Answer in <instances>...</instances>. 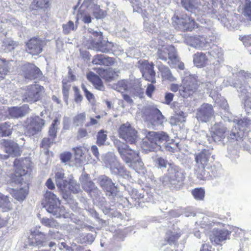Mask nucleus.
<instances>
[{
  "label": "nucleus",
  "instance_id": "nucleus-7",
  "mask_svg": "<svg viewBox=\"0 0 251 251\" xmlns=\"http://www.w3.org/2000/svg\"><path fill=\"white\" fill-rule=\"evenodd\" d=\"M44 198L46 201L45 207L48 212L52 214L56 218H66L68 217L64 208L59 206L60 201L53 193L47 191Z\"/></svg>",
  "mask_w": 251,
  "mask_h": 251
},
{
  "label": "nucleus",
  "instance_id": "nucleus-42",
  "mask_svg": "<svg viewBox=\"0 0 251 251\" xmlns=\"http://www.w3.org/2000/svg\"><path fill=\"white\" fill-rule=\"evenodd\" d=\"M59 125L60 122L57 118L53 121L49 130V135L52 139H54L56 136V133Z\"/></svg>",
  "mask_w": 251,
  "mask_h": 251
},
{
  "label": "nucleus",
  "instance_id": "nucleus-16",
  "mask_svg": "<svg viewBox=\"0 0 251 251\" xmlns=\"http://www.w3.org/2000/svg\"><path fill=\"white\" fill-rule=\"evenodd\" d=\"M99 180L100 185L105 191L106 196L110 200L114 199L116 195L117 189L111 179L106 176H101L99 177Z\"/></svg>",
  "mask_w": 251,
  "mask_h": 251
},
{
  "label": "nucleus",
  "instance_id": "nucleus-22",
  "mask_svg": "<svg viewBox=\"0 0 251 251\" xmlns=\"http://www.w3.org/2000/svg\"><path fill=\"white\" fill-rule=\"evenodd\" d=\"M5 152L8 155L0 154V159H6L9 155L18 156L21 154L20 148L16 143L11 141H5L4 142Z\"/></svg>",
  "mask_w": 251,
  "mask_h": 251
},
{
  "label": "nucleus",
  "instance_id": "nucleus-33",
  "mask_svg": "<svg viewBox=\"0 0 251 251\" xmlns=\"http://www.w3.org/2000/svg\"><path fill=\"white\" fill-rule=\"evenodd\" d=\"M193 61L197 67H202L207 63V58L204 53L197 52L194 55Z\"/></svg>",
  "mask_w": 251,
  "mask_h": 251
},
{
  "label": "nucleus",
  "instance_id": "nucleus-9",
  "mask_svg": "<svg viewBox=\"0 0 251 251\" xmlns=\"http://www.w3.org/2000/svg\"><path fill=\"white\" fill-rule=\"evenodd\" d=\"M233 123L236 125L234 128H232L228 138L237 140L238 138H242L245 131L250 130L251 128V121L248 119H243L240 120H235Z\"/></svg>",
  "mask_w": 251,
  "mask_h": 251
},
{
  "label": "nucleus",
  "instance_id": "nucleus-40",
  "mask_svg": "<svg viewBox=\"0 0 251 251\" xmlns=\"http://www.w3.org/2000/svg\"><path fill=\"white\" fill-rule=\"evenodd\" d=\"M75 151L76 161L78 163H81L83 159V155L88 151L87 149L84 147L80 146L74 148Z\"/></svg>",
  "mask_w": 251,
  "mask_h": 251
},
{
  "label": "nucleus",
  "instance_id": "nucleus-31",
  "mask_svg": "<svg viewBox=\"0 0 251 251\" xmlns=\"http://www.w3.org/2000/svg\"><path fill=\"white\" fill-rule=\"evenodd\" d=\"M181 235L179 229L169 230L165 235V240L170 245L175 244Z\"/></svg>",
  "mask_w": 251,
  "mask_h": 251
},
{
  "label": "nucleus",
  "instance_id": "nucleus-48",
  "mask_svg": "<svg viewBox=\"0 0 251 251\" xmlns=\"http://www.w3.org/2000/svg\"><path fill=\"white\" fill-rule=\"evenodd\" d=\"M41 222L43 225L49 227H55L58 226L57 223L54 220L47 217L42 218Z\"/></svg>",
  "mask_w": 251,
  "mask_h": 251
},
{
  "label": "nucleus",
  "instance_id": "nucleus-25",
  "mask_svg": "<svg viewBox=\"0 0 251 251\" xmlns=\"http://www.w3.org/2000/svg\"><path fill=\"white\" fill-rule=\"evenodd\" d=\"M230 233L227 230H219L213 231L212 234L210 235V239L211 242H214L217 245L228 239Z\"/></svg>",
  "mask_w": 251,
  "mask_h": 251
},
{
  "label": "nucleus",
  "instance_id": "nucleus-23",
  "mask_svg": "<svg viewBox=\"0 0 251 251\" xmlns=\"http://www.w3.org/2000/svg\"><path fill=\"white\" fill-rule=\"evenodd\" d=\"M54 180L58 188L62 192L68 191L67 186L69 178L65 176L63 170H59L55 173Z\"/></svg>",
  "mask_w": 251,
  "mask_h": 251
},
{
  "label": "nucleus",
  "instance_id": "nucleus-38",
  "mask_svg": "<svg viewBox=\"0 0 251 251\" xmlns=\"http://www.w3.org/2000/svg\"><path fill=\"white\" fill-rule=\"evenodd\" d=\"M183 7L187 11L195 13L196 10L199 8V4L194 3L189 0H182Z\"/></svg>",
  "mask_w": 251,
  "mask_h": 251
},
{
  "label": "nucleus",
  "instance_id": "nucleus-55",
  "mask_svg": "<svg viewBox=\"0 0 251 251\" xmlns=\"http://www.w3.org/2000/svg\"><path fill=\"white\" fill-rule=\"evenodd\" d=\"M127 88V81L125 80L118 81L116 85V89L119 92H122L123 90L125 91Z\"/></svg>",
  "mask_w": 251,
  "mask_h": 251
},
{
  "label": "nucleus",
  "instance_id": "nucleus-54",
  "mask_svg": "<svg viewBox=\"0 0 251 251\" xmlns=\"http://www.w3.org/2000/svg\"><path fill=\"white\" fill-rule=\"evenodd\" d=\"M62 83H63L62 90H63V96L64 97L65 100L67 102V100H68V96H69V90L71 87V85L68 84L67 83H66L64 80H63L62 81Z\"/></svg>",
  "mask_w": 251,
  "mask_h": 251
},
{
  "label": "nucleus",
  "instance_id": "nucleus-57",
  "mask_svg": "<svg viewBox=\"0 0 251 251\" xmlns=\"http://www.w3.org/2000/svg\"><path fill=\"white\" fill-rule=\"evenodd\" d=\"M155 162L156 164L157 165L158 168H165L168 164V161L162 157H157L155 160Z\"/></svg>",
  "mask_w": 251,
  "mask_h": 251
},
{
  "label": "nucleus",
  "instance_id": "nucleus-8",
  "mask_svg": "<svg viewBox=\"0 0 251 251\" xmlns=\"http://www.w3.org/2000/svg\"><path fill=\"white\" fill-rule=\"evenodd\" d=\"M226 128L221 123H217L214 124L211 128L210 135H208L204 131L201 135V137L204 140V144L212 143L213 142H219L222 141L225 138V133Z\"/></svg>",
  "mask_w": 251,
  "mask_h": 251
},
{
  "label": "nucleus",
  "instance_id": "nucleus-28",
  "mask_svg": "<svg viewBox=\"0 0 251 251\" xmlns=\"http://www.w3.org/2000/svg\"><path fill=\"white\" fill-rule=\"evenodd\" d=\"M114 59L103 54H98L94 56L92 63L94 64L111 66L114 63Z\"/></svg>",
  "mask_w": 251,
  "mask_h": 251
},
{
  "label": "nucleus",
  "instance_id": "nucleus-34",
  "mask_svg": "<svg viewBox=\"0 0 251 251\" xmlns=\"http://www.w3.org/2000/svg\"><path fill=\"white\" fill-rule=\"evenodd\" d=\"M190 45L194 48L198 49H206L204 38L200 37H192L190 39Z\"/></svg>",
  "mask_w": 251,
  "mask_h": 251
},
{
  "label": "nucleus",
  "instance_id": "nucleus-20",
  "mask_svg": "<svg viewBox=\"0 0 251 251\" xmlns=\"http://www.w3.org/2000/svg\"><path fill=\"white\" fill-rule=\"evenodd\" d=\"M211 151V150L203 149L200 152L195 154L196 165L199 168L201 175H202L205 166L208 164Z\"/></svg>",
  "mask_w": 251,
  "mask_h": 251
},
{
  "label": "nucleus",
  "instance_id": "nucleus-63",
  "mask_svg": "<svg viewBox=\"0 0 251 251\" xmlns=\"http://www.w3.org/2000/svg\"><path fill=\"white\" fill-rule=\"evenodd\" d=\"M154 90L155 87L152 84H149L146 89V94L151 98Z\"/></svg>",
  "mask_w": 251,
  "mask_h": 251
},
{
  "label": "nucleus",
  "instance_id": "nucleus-29",
  "mask_svg": "<svg viewBox=\"0 0 251 251\" xmlns=\"http://www.w3.org/2000/svg\"><path fill=\"white\" fill-rule=\"evenodd\" d=\"M88 79L91 81L94 87L98 90L103 91L104 86L100 77L93 72H90L87 75Z\"/></svg>",
  "mask_w": 251,
  "mask_h": 251
},
{
  "label": "nucleus",
  "instance_id": "nucleus-35",
  "mask_svg": "<svg viewBox=\"0 0 251 251\" xmlns=\"http://www.w3.org/2000/svg\"><path fill=\"white\" fill-rule=\"evenodd\" d=\"M159 70L161 73V76L164 79L169 80L170 81H175L176 80L169 68L167 67L162 66L159 67Z\"/></svg>",
  "mask_w": 251,
  "mask_h": 251
},
{
  "label": "nucleus",
  "instance_id": "nucleus-62",
  "mask_svg": "<svg viewBox=\"0 0 251 251\" xmlns=\"http://www.w3.org/2000/svg\"><path fill=\"white\" fill-rule=\"evenodd\" d=\"M237 21L234 20L233 17L232 16H229V28L228 29H231L237 27Z\"/></svg>",
  "mask_w": 251,
  "mask_h": 251
},
{
  "label": "nucleus",
  "instance_id": "nucleus-18",
  "mask_svg": "<svg viewBox=\"0 0 251 251\" xmlns=\"http://www.w3.org/2000/svg\"><path fill=\"white\" fill-rule=\"evenodd\" d=\"M23 75L25 79L33 80L41 76V71L35 65L26 63L22 67Z\"/></svg>",
  "mask_w": 251,
  "mask_h": 251
},
{
  "label": "nucleus",
  "instance_id": "nucleus-10",
  "mask_svg": "<svg viewBox=\"0 0 251 251\" xmlns=\"http://www.w3.org/2000/svg\"><path fill=\"white\" fill-rule=\"evenodd\" d=\"M43 89V87L36 84L28 86L22 92L23 101L31 103L38 101Z\"/></svg>",
  "mask_w": 251,
  "mask_h": 251
},
{
  "label": "nucleus",
  "instance_id": "nucleus-4",
  "mask_svg": "<svg viewBox=\"0 0 251 251\" xmlns=\"http://www.w3.org/2000/svg\"><path fill=\"white\" fill-rule=\"evenodd\" d=\"M151 46L157 48V55L159 59L166 61L168 58L169 64H176L178 61V57L174 46L169 45H165L163 41H160L159 39L151 40Z\"/></svg>",
  "mask_w": 251,
  "mask_h": 251
},
{
  "label": "nucleus",
  "instance_id": "nucleus-37",
  "mask_svg": "<svg viewBox=\"0 0 251 251\" xmlns=\"http://www.w3.org/2000/svg\"><path fill=\"white\" fill-rule=\"evenodd\" d=\"M144 89L139 80H136L131 88L130 92L136 96L142 97L144 94Z\"/></svg>",
  "mask_w": 251,
  "mask_h": 251
},
{
  "label": "nucleus",
  "instance_id": "nucleus-51",
  "mask_svg": "<svg viewBox=\"0 0 251 251\" xmlns=\"http://www.w3.org/2000/svg\"><path fill=\"white\" fill-rule=\"evenodd\" d=\"M8 72V66L6 62L3 59L0 60V77H3Z\"/></svg>",
  "mask_w": 251,
  "mask_h": 251
},
{
  "label": "nucleus",
  "instance_id": "nucleus-13",
  "mask_svg": "<svg viewBox=\"0 0 251 251\" xmlns=\"http://www.w3.org/2000/svg\"><path fill=\"white\" fill-rule=\"evenodd\" d=\"M104 161L107 167H109L112 173L122 176H128L124 168L117 161L115 155L108 153L105 156Z\"/></svg>",
  "mask_w": 251,
  "mask_h": 251
},
{
  "label": "nucleus",
  "instance_id": "nucleus-39",
  "mask_svg": "<svg viewBox=\"0 0 251 251\" xmlns=\"http://www.w3.org/2000/svg\"><path fill=\"white\" fill-rule=\"evenodd\" d=\"M67 189V191L62 192L64 193H68L70 192L75 194H76L80 191V186L76 183V181L70 178H69V180L68 181Z\"/></svg>",
  "mask_w": 251,
  "mask_h": 251
},
{
  "label": "nucleus",
  "instance_id": "nucleus-46",
  "mask_svg": "<svg viewBox=\"0 0 251 251\" xmlns=\"http://www.w3.org/2000/svg\"><path fill=\"white\" fill-rule=\"evenodd\" d=\"M27 195V192L24 188H20L19 190H14L13 197L18 201H23Z\"/></svg>",
  "mask_w": 251,
  "mask_h": 251
},
{
  "label": "nucleus",
  "instance_id": "nucleus-59",
  "mask_svg": "<svg viewBox=\"0 0 251 251\" xmlns=\"http://www.w3.org/2000/svg\"><path fill=\"white\" fill-rule=\"evenodd\" d=\"M71 156L72 154L70 152H64L61 154L60 159L62 162L66 163L68 162L70 160Z\"/></svg>",
  "mask_w": 251,
  "mask_h": 251
},
{
  "label": "nucleus",
  "instance_id": "nucleus-50",
  "mask_svg": "<svg viewBox=\"0 0 251 251\" xmlns=\"http://www.w3.org/2000/svg\"><path fill=\"white\" fill-rule=\"evenodd\" d=\"M192 193L195 199L202 200L204 197L205 192L204 189L201 188L195 189L192 191Z\"/></svg>",
  "mask_w": 251,
  "mask_h": 251
},
{
  "label": "nucleus",
  "instance_id": "nucleus-45",
  "mask_svg": "<svg viewBox=\"0 0 251 251\" xmlns=\"http://www.w3.org/2000/svg\"><path fill=\"white\" fill-rule=\"evenodd\" d=\"M77 26L76 25H75L73 21H69L67 23L62 25L63 32L65 34H68L70 33L72 31L75 30Z\"/></svg>",
  "mask_w": 251,
  "mask_h": 251
},
{
  "label": "nucleus",
  "instance_id": "nucleus-61",
  "mask_svg": "<svg viewBox=\"0 0 251 251\" xmlns=\"http://www.w3.org/2000/svg\"><path fill=\"white\" fill-rule=\"evenodd\" d=\"M95 0H84L82 5L87 8L90 7L91 9H93L95 4Z\"/></svg>",
  "mask_w": 251,
  "mask_h": 251
},
{
  "label": "nucleus",
  "instance_id": "nucleus-11",
  "mask_svg": "<svg viewBox=\"0 0 251 251\" xmlns=\"http://www.w3.org/2000/svg\"><path fill=\"white\" fill-rule=\"evenodd\" d=\"M119 137L130 144H135L137 138V131L129 123L122 125L119 130Z\"/></svg>",
  "mask_w": 251,
  "mask_h": 251
},
{
  "label": "nucleus",
  "instance_id": "nucleus-14",
  "mask_svg": "<svg viewBox=\"0 0 251 251\" xmlns=\"http://www.w3.org/2000/svg\"><path fill=\"white\" fill-rule=\"evenodd\" d=\"M28 159L25 158L21 162L20 160L15 159L14 162L15 167L14 176L12 178V181L16 183H22L24 181L23 176H26L31 171V169L23 166L28 162Z\"/></svg>",
  "mask_w": 251,
  "mask_h": 251
},
{
  "label": "nucleus",
  "instance_id": "nucleus-26",
  "mask_svg": "<svg viewBox=\"0 0 251 251\" xmlns=\"http://www.w3.org/2000/svg\"><path fill=\"white\" fill-rule=\"evenodd\" d=\"M29 111L27 104H24L21 107H13L9 109V115L13 118H18L24 116Z\"/></svg>",
  "mask_w": 251,
  "mask_h": 251
},
{
  "label": "nucleus",
  "instance_id": "nucleus-3",
  "mask_svg": "<svg viewBox=\"0 0 251 251\" xmlns=\"http://www.w3.org/2000/svg\"><path fill=\"white\" fill-rule=\"evenodd\" d=\"M197 89V82L196 76L189 72L184 71L182 76V83L180 88L176 84L171 85V90L176 92L179 90L180 95L183 98H188L192 95Z\"/></svg>",
  "mask_w": 251,
  "mask_h": 251
},
{
  "label": "nucleus",
  "instance_id": "nucleus-53",
  "mask_svg": "<svg viewBox=\"0 0 251 251\" xmlns=\"http://www.w3.org/2000/svg\"><path fill=\"white\" fill-rule=\"evenodd\" d=\"M49 0H34L33 3L38 8H46L49 6Z\"/></svg>",
  "mask_w": 251,
  "mask_h": 251
},
{
  "label": "nucleus",
  "instance_id": "nucleus-49",
  "mask_svg": "<svg viewBox=\"0 0 251 251\" xmlns=\"http://www.w3.org/2000/svg\"><path fill=\"white\" fill-rule=\"evenodd\" d=\"M85 118V113L78 114L74 118V123L76 126H81L84 123Z\"/></svg>",
  "mask_w": 251,
  "mask_h": 251
},
{
  "label": "nucleus",
  "instance_id": "nucleus-30",
  "mask_svg": "<svg viewBox=\"0 0 251 251\" xmlns=\"http://www.w3.org/2000/svg\"><path fill=\"white\" fill-rule=\"evenodd\" d=\"M96 72L106 81H110L114 78L115 75V72L110 68L106 69L98 68L96 69Z\"/></svg>",
  "mask_w": 251,
  "mask_h": 251
},
{
  "label": "nucleus",
  "instance_id": "nucleus-52",
  "mask_svg": "<svg viewBox=\"0 0 251 251\" xmlns=\"http://www.w3.org/2000/svg\"><path fill=\"white\" fill-rule=\"evenodd\" d=\"M244 13L251 20V1L246 0L244 3Z\"/></svg>",
  "mask_w": 251,
  "mask_h": 251
},
{
  "label": "nucleus",
  "instance_id": "nucleus-21",
  "mask_svg": "<svg viewBox=\"0 0 251 251\" xmlns=\"http://www.w3.org/2000/svg\"><path fill=\"white\" fill-rule=\"evenodd\" d=\"M44 42L37 38L30 39L26 43V51L33 55H37L42 51Z\"/></svg>",
  "mask_w": 251,
  "mask_h": 251
},
{
  "label": "nucleus",
  "instance_id": "nucleus-15",
  "mask_svg": "<svg viewBox=\"0 0 251 251\" xmlns=\"http://www.w3.org/2000/svg\"><path fill=\"white\" fill-rule=\"evenodd\" d=\"M25 133L28 136H33L40 131L45 125L44 121L39 116L31 117L28 120Z\"/></svg>",
  "mask_w": 251,
  "mask_h": 251
},
{
  "label": "nucleus",
  "instance_id": "nucleus-1",
  "mask_svg": "<svg viewBox=\"0 0 251 251\" xmlns=\"http://www.w3.org/2000/svg\"><path fill=\"white\" fill-rule=\"evenodd\" d=\"M238 78L235 82L229 83V85H233L241 96L245 95L244 98V107L247 112H251V74L244 71H240L236 74Z\"/></svg>",
  "mask_w": 251,
  "mask_h": 251
},
{
  "label": "nucleus",
  "instance_id": "nucleus-6",
  "mask_svg": "<svg viewBox=\"0 0 251 251\" xmlns=\"http://www.w3.org/2000/svg\"><path fill=\"white\" fill-rule=\"evenodd\" d=\"M184 178L183 170L176 166L170 165L167 173L160 178V181L164 187L171 188L178 182L183 181Z\"/></svg>",
  "mask_w": 251,
  "mask_h": 251
},
{
  "label": "nucleus",
  "instance_id": "nucleus-60",
  "mask_svg": "<svg viewBox=\"0 0 251 251\" xmlns=\"http://www.w3.org/2000/svg\"><path fill=\"white\" fill-rule=\"evenodd\" d=\"M95 237V235L92 233H88L84 236V240L85 242L91 244L94 241Z\"/></svg>",
  "mask_w": 251,
  "mask_h": 251
},
{
  "label": "nucleus",
  "instance_id": "nucleus-12",
  "mask_svg": "<svg viewBox=\"0 0 251 251\" xmlns=\"http://www.w3.org/2000/svg\"><path fill=\"white\" fill-rule=\"evenodd\" d=\"M172 20L174 26L182 31H191L196 25L194 19L186 14L182 15L181 17L174 16Z\"/></svg>",
  "mask_w": 251,
  "mask_h": 251
},
{
  "label": "nucleus",
  "instance_id": "nucleus-44",
  "mask_svg": "<svg viewBox=\"0 0 251 251\" xmlns=\"http://www.w3.org/2000/svg\"><path fill=\"white\" fill-rule=\"evenodd\" d=\"M107 138V131L104 130H100L98 132L97 135V144L99 146L105 144Z\"/></svg>",
  "mask_w": 251,
  "mask_h": 251
},
{
  "label": "nucleus",
  "instance_id": "nucleus-32",
  "mask_svg": "<svg viewBox=\"0 0 251 251\" xmlns=\"http://www.w3.org/2000/svg\"><path fill=\"white\" fill-rule=\"evenodd\" d=\"M0 208L3 212L8 211L12 209V204L9 197L1 193H0Z\"/></svg>",
  "mask_w": 251,
  "mask_h": 251
},
{
  "label": "nucleus",
  "instance_id": "nucleus-64",
  "mask_svg": "<svg viewBox=\"0 0 251 251\" xmlns=\"http://www.w3.org/2000/svg\"><path fill=\"white\" fill-rule=\"evenodd\" d=\"M80 18L82 19V21L87 24H89L91 22V17L88 13H85L84 15H81Z\"/></svg>",
  "mask_w": 251,
  "mask_h": 251
},
{
  "label": "nucleus",
  "instance_id": "nucleus-19",
  "mask_svg": "<svg viewBox=\"0 0 251 251\" xmlns=\"http://www.w3.org/2000/svg\"><path fill=\"white\" fill-rule=\"evenodd\" d=\"M140 70L143 76L146 80L152 83L156 82L155 72L153 70V64L150 63L148 61H144L140 66Z\"/></svg>",
  "mask_w": 251,
  "mask_h": 251
},
{
  "label": "nucleus",
  "instance_id": "nucleus-2",
  "mask_svg": "<svg viewBox=\"0 0 251 251\" xmlns=\"http://www.w3.org/2000/svg\"><path fill=\"white\" fill-rule=\"evenodd\" d=\"M114 144L117 147L122 158L128 167L136 171L144 169V164L139 157L138 151L130 149L126 144L119 140H115Z\"/></svg>",
  "mask_w": 251,
  "mask_h": 251
},
{
  "label": "nucleus",
  "instance_id": "nucleus-36",
  "mask_svg": "<svg viewBox=\"0 0 251 251\" xmlns=\"http://www.w3.org/2000/svg\"><path fill=\"white\" fill-rule=\"evenodd\" d=\"M89 175L86 174L82 176V185L83 189L87 192H91L95 190L96 187L92 181L88 180Z\"/></svg>",
  "mask_w": 251,
  "mask_h": 251
},
{
  "label": "nucleus",
  "instance_id": "nucleus-27",
  "mask_svg": "<svg viewBox=\"0 0 251 251\" xmlns=\"http://www.w3.org/2000/svg\"><path fill=\"white\" fill-rule=\"evenodd\" d=\"M150 113L153 119L151 120V123L152 126H158L159 125H161L165 121L164 117L162 115L160 111L157 108H151Z\"/></svg>",
  "mask_w": 251,
  "mask_h": 251
},
{
  "label": "nucleus",
  "instance_id": "nucleus-5",
  "mask_svg": "<svg viewBox=\"0 0 251 251\" xmlns=\"http://www.w3.org/2000/svg\"><path fill=\"white\" fill-rule=\"evenodd\" d=\"M169 136L165 132L149 131L143 140L142 147L146 151H157L160 149L161 144L166 142Z\"/></svg>",
  "mask_w": 251,
  "mask_h": 251
},
{
  "label": "nucleus",
  "instance_id": "nucleus-24",
  "mask_svg": "<svg viewBox=\"0 0 251 251\" xmlns=\"http://www.w3.org/2000/svg\"><path fill=\"white\" fill-rule=\"evenodd\" d=\"M29 243L33 246L43 247L47 241L46 235L39 231L32 232L28 238Z\"/></svg>",
  "mask_w": 251,
  "mask_h": 251
},
{
  "label": "nucleus",
  "instance_id": "nucleus-56",
  "mask_svg": "<svg viewBox=\"0 0 251 251\" xmlns=\"http://www.w3.org/2000/svg\"><path fill=\"white\" fill-rule=\"evenodd\" d=\"M155 26L152 23L151 21H147L145 19L144 28L146 31L150 32H153L155 30Z\"/></svg>",
  "mask_w": 251,
  "mask_h": 251
},
{
  "label": "nucleus",
  "instance_id": "nucleus-43",
  "mask_svg": "<svg viewBox=\"0 0 251 251\" xmlns=\"http://www.w3.org/2000/svg\"><path fill=\"white\" fill-rule=\"evenodd\" d=\"M92 10L93 15L97 19L104 18L106 15V11L101 9L97 4H94Z\"/></svg>",
  "mask_w": 251,
  "mask_h": 251
},
{
  "label": "nucleus",
  "instance_id": "nucleus-58",
  "mask_svg": "<svg viewBox=\"0 0 251 251\" xmlns=\"http://www.w3.org/2000/svg\"><path fill=\"white\" fill-rule=\"evenodd\" d=\"M216 40V37L213 33L209 35L208 37L206 36L204 38L205 45L207 46V48L210 47V44L214 42Z\"/></svg>",
  "mask_w": 251,
  "mask_h": 251
},
{
  "label": "nucleus",
  "instance_id": "nucleus-17",
  "mask_svg": "<svg viewBox=\"0 0 251 251\" xmlns=\"http://www.w3.org/2000/svg\"><path fill=\"white\" fill-rule=\"evenodd\" d=\"M214 111L212 105L208 103L202 104L198 108L196 117L198 120L202 123H207L213 116Z\"/></svg>",
  "mask_w": 251,
  "mask_h": 251
},
{
  "label": "nucleus",
  "instance_id": "nucleus-41",
  "mask_svg": "<svg viewBox=\"0 0 251 251\" xmlns=\"http://www.w3.org/2000/svg\"><path fill=\"white\" fill-rule=\"evenodd\" d=\"M88 33L91 34L90 41L92 43L100 42L102 40V33L101 32L95 31L93 29L89 28L87 29Z\"/></svg>",
  "mask_w": 251,
  "mask_h": 251
},
{
  "label": "nucleus",
  "instance_id": "nucleus-47",
  "mask_svg": "<svg viewBox=\"0 0 251 251\" xmlns=\"http://www.w3.org/2000/svg\"><path fill=\"white\" fill-rule=\"evenodd\" d=\"M11 131L10 128V125L7 123L0 125V136H6L11 134Z\"/></svg>",
  "mask_w": 251,
  "mask_h": 251
}]
</instances>
